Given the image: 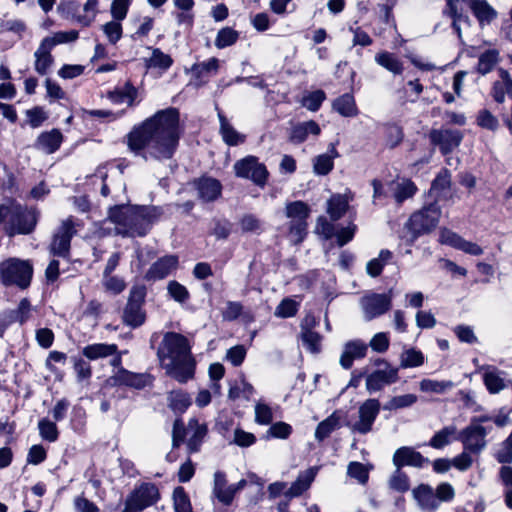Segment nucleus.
Masks as SVG:
<instances>
[{
  "mask_svg": "<svg viewBox=\"0 0 512 512\" xmlns=\"http://www.w3.org/2000/svg\"><path fill=\"white\" fill-rule=\"evenodd\" d=\"M180 136L179 112L167 108L135 127L128 135V145L135 153L143 151L145 158L168 160L175 154Z\"/></svg>",
  "mask_w": 512,
  "mask_h": 512,
  "instance_id": "obj_1",
  "label": "nucleus"
},
{
  "mask_svg": "<svg viewBox=\"0 0 512 512\" xmlns=\"http://www.w3.org/2000/svg\"><path fill=\"white\" fill-rule=\"evenodd\" d=\"M157 356L166 373L178 382L185 383L194 375V362L186 337L167 332L159 345Z\"/></svg>",
  "mask_w": 512,
  "mask_h": 512,
  "instance_id": "obj_2",
  "label": "nucleus"
},
{
  "mask_svg": "<svg viewBox=\"0 0 512 512\" xmlns=\"http://www.w3.org/2000/svg\"><path fill=\"white\" fill-rule=\"evenodd\" d=\"M154 207L116 206L109 211V219L123 236L142 237L147 234L154 217Z\"/></svg>",
  "mask_w": 512,
  "mask_h": 512,
  "instance_id": "obj_3",
  "label": "nucleus"
},
{
  "mask_svg": "<svg viewBox=\"0 0 512 512\" xmlns=\"http://www.w3.org/2000/svg\"><path fill=\"white\" fill-rule=\"evenodd\" d=\"M4 230L8 236L31 233L37 223V211L20 205H6Z\"/></svg>",
  "mask_w": 512,
  "mask_h": 512,
  "instance_id": "obj_4",
  "label": "nucleus"
},
{
  "mask_svg": "<svg viewBox=\"0 0 512 512\" xmlns=\"http://www.w3.org/2000/svg\"><path fill=\"white\" fill-rule=\"evenodd\" d=\"M33 268L29 261L9 258L0 263V281L5 286L25 289L30 285Z\"/></svg>",
  "mask_w": 512,
  "mask_h": 512,
  "instance_id": "obj_5",
  "label": "nucleus"
},
{
  "mask_svg": "<svg viewBox=\"0 0 512 512\" xmlns=\"http://www.w3.org/2000/svg\"><path fill=\"white\" fill-rule=\"evenodd\" d=\"M207 426L204 423H199L197 419H190L188 427L185 429L181 419H176L173 424L172 431V445L179 447L184 441L185 435L188 436L187 448L189 453L199 451L200 446L207 435Z\"/></svg>",
  "mask_w": 512,
  "mask_h": 512,
  "instance_id": "obj_6",
  "label": "nucleus"
},
{
  "mask_svg": "<svg viewBox=\"0 0 512 512\" xmlns=\"http://www.w3.org/2000/svg\"><path fill=\"white\" fill-rule=\"evenodd\" d=\"M441 216L440 207L436 202L413 213L407 224V229L412 233V241L423 234H427L436 228Z\"/></svg>",
  "mask_w": 512,
  "mask_h": 512,
  "instance_id": "obj_7",
  "label": "nucleus"
},
{
  "mask_svg": "<svg viewBox=\"0 0 512 512\" xmlns=\"http://www.w3.org/2000/svg\"><path fill=\"white\" fill-rule=\"evenodd\" d=\"M233 168L237 177L249 179L259 187H264L267 183L269 172L255 156L249 155L236 161Z\"/></svg>",
  "mask_w": 512,
  "mask_h": 512,
  "instance_id": "obj_8",
  "label": "nucleus"
},
{
  "mask_svg": "<svg viewBox=\"0 0 512 512\" xmlns=\"http://www.w3.org/2000/svg\"><path fill=\"white\" fill-rule=\"evenodd\" d=\"M392 292H370L360 299V306L366 321H371L387 313L392 307Z\"/></svg>",
  "mask_w": 512,
  "mask_h": 512,
  "instance_id": "obj_9",
  "label": "nucleus"
},
{
  "mask_svg": "<svg viewBox=\"0 0 512 512\" xmlns=\"http://www.w3.org/2000/svg\"><path fill=\"white\" fill-rule=\"evenodd\" d=\"M285 214L290 221V233L296 242H301L307 231V218L310 214L309 206L303 201L289 202L285 208Z\"/></svg>",
  "mask_w": 512,
  "mask_h": 512,
  "instance_id": "obj_10",
  "label": "nucleus"
},
{
  "mask_svg": "<svg viewBox=\"0 0 512 512\" xmlns=\"http://www.w3.org/2000/svg\"><path fill=\"white\" fill-rule=\"evenodd\" d=\"M380 410L381 404L378 399H366L358 408L357 421L350 425L352 432L364 435L372 431Z\"/></svg>",
  "mask_w": 512,
  "mask_h": 512,
  "instance_id": "obj_11",
  "label": "nucleus"
},
{
  "mask_svg": "<svg viewBox=\"0 0 512 512\" xmlns=\"http://www.w3.org/2000/svg\"><path fill=\"white\" fill-rule=\"evenodd\" d=\"M489 430L484 426L467 425L457 435L456 440L460 441L464 450L472 454L481 453L486 445V436Z\"/></svg>",
  "mask_w": 512,
  "mask_h": 512,
  "instance_id": "obj_12",
  "label": "nucleus"
},
{
  "mask_svg": "<svg viewBox=\"0 0 512 512\" xmlns=\"http://www.w3.org/2000/svg\"><path fill=\"white\" fill-rule=\"evenodd\" d=\"M75 223L72 217L63 220L53 236L50 245L51 253L59 257H67L70 251V243L75 235Z\"/></svg>",
  "mask_w": 512,
  "mask_h": 512,
  "instance_id": "obj_13",
  "label": "nucleus"
},
{
  "mask_svg": "<svg viewBox=\"0 0 512 512\" xmlns=\"http://www.w3.org/2000/svg\"><path fill=\"white\" fill-rule=\"evenodd\" d=\"M378 363L383 364L384 368L377 369L366 377V389L369 393L381 391L385 386L391 385L399 379L398 368L384 360H380Z\"/></svg>",
  "mask_w": 512,
  "mask_h": 512,
  "instance_id": "obj_14",
  "label": "nucleus"
},
{
  "mask_svg": "<svg viewBox=\"0 0 512 512\" xmlns=\"http://www.w3.org/2000/svg\"><path fill=\"white\" fill-rule=\"evenodd\" d=\"M145 292L141 288H134L123 313L124 322L133 327L141 326L145 321V313L142 310Z\"/></svg>",
  "mask_w": 512,
  "mask_h": 512,
  "instance_id": "obj_15",
  "label": "nucleus"
},
{
  "mask_svg": "<svg viewBox=\"0 0 512 512\" xmlns=\"http://www.w3.org/2000/svg\"><path fill=\"white\" fill-rule=\"evenodd\" d=\"M479 370L482 371L483 383L490 394H497L511 386L512 381L507 379V372L492 365H484Z\"/></svg>",
  "mask_w": 512,
  "mask_h": 512,
  "instance_id": "obj_16",
  "label": "nucleus"
},
{
  "mask_svg": "<svg viewBox=\"0 0 512 512\" xmlns=\"http://www.w3.org/2000/svg\"><path fill=\"white\" fill-rule=\"evenodd\" d=\"M429 138L434 145L439 146L444 155H447L460 145L463 135L458 130L433 129Z\"/></svg>",
  "mask_w": 512,
  "mask_h": 512,
  "instance_id": "obj_17",
  "label": "nucleus"
},
{
  "mask_svg": "<svg viewBox=\"0 0 512 512\" xmlns=\"http://www.w3.org/2000/svg\"><path fill=\"white\" fill-rule=\"evenodd\" d=\"M178 257L176 255H166L155 261L147 270L144 278L146 281H158L169 276L178 267Z\"/></svg>",
  "mask_w": 512,
  "mask_h": 512,
  "instance_id": "obj_18",
  "label": "nucleus"
},
{
  "mask_svg": "<svg viewBox=\"0 0 512 512\" xmlns=\"http://www.w3.org/2000/svg\"><path fill=\"white\" fill-rule=\"evenodd\" d=\"M159 490L152 483H143L137 487L127 499H129L141 511L152 506L159 500Z\"/></svg>",
  "mask_w": 512,
  "mask_h": 512,
  "instance_id": "obj_19",
  "label": "nucleus"
},
{
  "mask_svg": "<svg viewBox=\"0 0 512 512\" xmlns=\"http://www.w3.org/2000/svg\"><path fill=\"white\" fill-rule=\"evenodd\" d=\"M368 345L361 339L347 341L343 346L340 356V365L344 369H350L353 362L366 356Z\"/></svg>",
  "mask_w": 512,
  "mask_h": 512,
  "instance_id": "obj_20",
  "label": "nucleus"
},
{
  "mask_svg": "<svg viewBox=\"0 0 512 512\" xmlns=\"http://www.w3.org/2000/svg\"><path fill=\"white\" fill-rule=\"evenodd\" d=\"M429 463V459L425 458L420 452L414 450L412 447H401L397 449L393 455V464L396 468L404 466H413L421 468Z\"/></svg>",
  "mask_w": 512,
  "mask_h": 512,
  "instance_id": "obj_21",
  "label": "nucleus"
},
{
  "mask_svg": "<svg viewBox=\"0 0 512 512\" xmlns=\"http://www.w3.org/2000/svg\"><path fill=\"white\" fill-rule=\"evenodd\" d=\"M198 196L205 202L215 201L222 192L220 181L212 177H201L194 182Z\"/></svg>",
  "mask_w": 512,
  "mask_h": 512,
  "instance_id": "obj_22",
  "label": "nucleus"
},
{
  "mask_svg": "<svg viewBox=\"0 0 512 512\" xmlns=\"http://www.w3.org/2000/svg\"><path fill=\"white\" fill-rule=\"evenodd\" d=\"M63 141V135L58 129L42 132L36 139L34 147L46 154L56 152Z\"/></svg>",
  "mask_w": 512,
  "mask_h": 512,
  "instance_id": "obj_23",
  "label": "nucleus"
},
{
  "mask_svg": "<svg viewBox=\"0 0 512 512\" xmlns=\"http://www.w3.org/2000/svg\"><path fill=\"white\" fill-rule=\"evenodd\" d=\"M111 379L116 385L129 386L136 389L144 388L149 383V376L147 374L133 373L124 368H119Z\"/></svg>",
  "mask_w": 512,
  "mask_h": 512,
  "instance_id": "obj_24",
  "label": "nucleus"
},
{
  "mask_svg": "<svg viewBox=\"0 0 512 512\" xmlns=\"http://www.w3.org/2000/svg\"><path fill=\"white\" fill-rule=\"evenodd\" d=\"M412 495L418 506L425 511H435L439 507V502L431 486L421 484L412 490Z\"/></svg>",
  "mask_w": 512,
  "mask_h": 512,
  "instance_id": "obj_25",
  "label": "nucleus"
},
{
  "mask_svg": "<svg viewBox=\"0 0 512 512\" xmlns=\"http://www.w3.org/2000/svg\"><path fill=\"white\" fill-rule=\"evenodd\" d=\"M220 122V134L223 141L229 146H237L245 141V135L239 133L225 117L222 111L216 107Z\"/></svg>",
  "mask_w": 512,
  "mask_h": 512,
  "instance_id": "obj_26",
  "label": "nucleus"
},
{
  "mask_svg": "<svg viewBox=\"0 0 512 512\" xmlns=\"http://www.w3.org/2000/svg\"><path fill=\"white\" fill-rule=\"evenodd\" d=\"M389 186L392 191V196L397 204H402L407 199L412 198L418 190L415 183L407 178L392 181Z\"/></svg>",
  "mask_w": 512,
  "mask_h": 512,
  "instance_id": "obj_27",
  "label": "nucleus"
},
{
  "mask_svg": "<svg viewBox=\"0 0 512 512\" xmlns=\"http://www.w3.org/2000/svg\"><path fill=\"white\" fill-rule=\"evenodd\" d=\"M317 474V468H310L297 477V479L292 483L289 489L284 492L285 497L291 499L293 497L300 496L303 492H305L312 482L314 481Z\"/></svg>",
  "mask_w": 512,
  "mask_h": 512,
  "instance_id": "obj_28",
  "label": "nucleus"
},
{
  "mask_svg": "<svg viewBox=\"0 0 512 512\" xmlns=\"http://www.w3.org/2000/svg\"><path fill=\"white\" fill-rule=\"evenodd\" d=\"M320 132V126L313 120L298 123L291 128L289 140L294 144H300L306 141L309 135L317 136Z\"/></svg>",
  "mask_w": 512,
  "mask_h": 512,
  "instance_id": "obj_29",
  "label": "nucleus"
},
{
  "mask_svg": "<svg viewBox=\"0 0 512 512\" xmlns=\"http://www.w3.org/2000/svg\"><path fill=\"white\" fill-rule=\"evenodd\" d=\"M339 153L334 144H330L326 153L320 154L313 159V172L319 176L327 175L334 167V159Z\"/></svg>",
  "mask_w": 512,
  "mask_h": 512,
  "instance_id": "obj_30",
  "label": "nucleus"
},
{
  "mask_svg": "<svg viewBox=\"0 0 512 512\" xmlns=\"http://www.w3.org/2000/svg\"><path fill=\"white\" fill-rule=\"evenodd\" d=\"M52 49L43 41L40 42L38 48L34 52V69L40 75H46L54 63L51 54Z\"/></svg>",
  "mask_w": 512,
  "mask_h": 512,
  "instance_id": "obj_31",
  "label": "nucleus"
},
{
  "mask_svg": "<svg viewBox=\"0 0 512 512\" xmlns=\"http://www.w3.org/2000/svg\"><path fill=\"white\" fill-rule=\"evenodd\" d=\"M117 352L118 347L116 344L107 343H94L87 345L82 349V354L92 361L113 356L117 354Z\"/></svg>",
  "mask_w": 512,
  "mask_h": 512,
  "instance_id": "obj_32",
  "label": "nucleus"
},
{
  "mask_svg": "<svg viewBox=\"0 0 512 512\" xmlns=\"http://www.w3.org/2000/svg\"><path fill=\"white\" fill-rule=\"evenodd\" d=\"M332 107L343 117H355L359 113L354 96L350 93H345L336 98Z\"/></svg>",
  "mask_w": 512,
  "mask_h": 512,
  "instance_id": "obj_33",
  "label": "nucleus"
},
{
  "mask_svg": "<svg viewBox=\"0 0 512 512\" xmlns=\"http://www.w3.org/2000/svg\"><path fill=\"white\" fill-rule=\"evenodd\" d=\"M137 97V89L129 82L108 93V98L115 104L131 106Z\"/></svg>",
  "mask_w": 512,
  "mask_h": 512,
  "instance_id": "obj_34",
  "label": "nucleus"
},
{
  "mask_svg": "<svg viewBox=\"0 0 512 512\" xmlns=\"http://www.w3.org/2000/svg\"><path fill=\"white\" fill-rule=\"evenodd\" d=\"M457 435L458 432L455 425L445 426L432 436L428 445L434 449H443L453 440H456Z\"/></svg>",
  "mask_w": 512,
  "mask_h": 512,
  "instance_id": "obj_35",
  "label": "nucleus"
},
{
  "mask_svg": "<svg viewBox=\"0 0 512 512\" xmlns=\"http://www.w3.org/2000/svg\"><path fill=\"white\" fill-rule=\"evenodd\" d=\"M470 8L481 25L490 23L495 17V10L485 0H471Z\"/></svg>",
  "mask_w": 512,
  "mask_h": 512,
  "instance_id": "obj_36",
  "label": "nucleus"
},
{
  "mask_svg": "<svg viewBox=\"0 0 512 512\" xmlns=\"http://www.w3.org/2000/svg\"><path fill=\"white\" fill-rule=\"evenodd\" d=\"M501 81L495 82L493 86V98L496 102L502 103L507 93L512 97V79L505 70H500Z\"/></svg>",
  "mask_w": 512,
  "mask_h": 512,
  "instance_id": "obj_37",
  "label": "nucleus"
},
{
  "mask_svg": "<svg viewBox=\"0 0 512 512\" xmlns=\"http://www.w3.org/2000/svg\"><path fill=\"white\" fill-rule=\"evenodd\" d=\"M338 428H340V416L337 412H334L318 424L315 431V438L318 441H323Z\"/></svg>",
  "mask_w": 512,
  "mask_h": 512,
  "instance_id": "obj_38",
  "label": "nucleus"
},
{
  "mask_svg": "<svg viewBox=\"0 0 512 512\" xmlns=\"http://www.w3.org/2000/svg\"><path fill=\"white\" fill-rule=\"evenodd\" d=\"M450 186L451 174L447 169H443L433 180L430 193L433 194L437 199H440L442 195H446L449 192Z\"/></svg>",
  "mask_w": 512,
  "mask_h": 512,
  "instance_id": "obj_39",
  "label": "nucleus"
},
{
  "mask_svg": "<svg viewBox=\"0 0 512 512\" xmlns=\"http://www.w3.org/2000/svg\"><path fill=\"white\" fill-rule=\"evenodd\" d=\"M151 50V56L145 60L147 68H155L166 71L172 66L173 59L170 57V55L165 54L159 48H152Z\"/></svg>",
  "mask_w": 512,
  "mask_h": 512,
  "instance_id": "obj_40",
  "label": "nucleus"
},
{
  "mask_svg": "<svg viewBox=\"0 0 512 512\" xmlns=\"http://www.w3.org/2000/svg\"><path fill=\"white\" fill-rule=\"evenodd\" d=\"M375 61L380 66L384 67L393 74H401L403 71V65L400 60L392 53L380 52L376 54Z\"/></svg>",
  "mask_w": 512,
  "mask_h": 512,
  "instance_id": "obj_41",
  "label": "nucleus"
},
{
  "mask_svg": "<svg viewBox=\"0 0 512 512\" xmlns=\"http://www.w3.org/2000/svg\"><path fill=\"white\" fill-rule=\"evenodd\" d=\"M78 37L79 33L76 30L58 31L51 36L43 38L41 41L53 49L57 45L74 42Z\"/></svg>",
  "mask_w": 512,
  "mask_h": 512,
  "instance_id": "obj_42",
  "label": "nucleus"
},
{
  "mask_svg": "<svg viewBox=\"0 0 512 512\" xmlns=\"http://www.w3.org/2000/svg\"><path fill=\"white\" fill-rule=\"evenodd\" d=\"M347 208V199L341 195H334L328 201L327 213L333 221H337L346 213Z\"/></svg>",
  "mask_w": 512,
  "mask_h": 512,
  "instance_id": "obj_43",
  "label": "nucleus"
},
{
  "mask_svg": "<svg viewBox=\"0 0 512 512\" xmlns=\"http://www.w3.org/2000/svg\"><path fill=\"white\" fill-rule=\"evenodd\" d=\"M499 61V52L496 49L485 51L479 56L477 71L485 75L493 70L494 66Z\"/></svg>",
  "mask_w": 512,
  "mask_h": 512,
  "instance_id": "obj_44",
  "label": "nucleus"
},
{
  "mask_svg": "<svg viewBox=\"0 0 512 512\" xmlns=\"http://www.w3.org/2000/svg\"><path fill=\"white\" fill-rule=\"evenodd\" d=\"M417 400V396L410 393L394 396L384 404L383 409L386 411H395L398 409L408 408L414 405Z\"/></svg>",
  "mask_w": 512,
  "mask_h": 512,
  "instance_id": "obj_45",
  "label": "nucleus"
},
{
  "mask_svg": "<svg viewBox=\"0 0 512 512\" xmlns=\"http://www.w3.org/2000/svg\"><path fill=\"white\" fill-rule=\"evenodd\" d=\"M424 363V355L420 350L409 348L404 350L400 356L401 368L419 367Z\"/></svg>",
  "mask_w": 512,
  "mask_h": 512,
  "instance_id": "obj_46",
  "label": "nucleus"
},
{
  "mask_svg": "<svg viewBox=\"0 0 512 512\" xmlns=\"http://www.w3.org/2000/svg\"><path fill=\"white\" fill-rule=\"evenodd\" d=\"M239 38V32L231 27H224L220 29L216 35L214 44L218 49L234 45Z\"/></svg>",
  "mask_w": 512,
  "mask_h": 512,
  "instance_id": "obj_47",
  "label": "nucleus"
},
{
  "mask_svg": "<svg viewBox=\"0 0 512 512\" xmlns=\"http://www.w3.org/2000/svg\"><path fill=\"white\" fill-rule=\"evenodd\" d=\"M454 387V383L450 380H433L423 379L420 382V390L423 392H431L436 394H443Z\"/></svg>",
  "mask_w": 512,
  "mask_h": 512,
  "instance_id": "obj_48",
  "label": "nucleus"
},
{
  "mask_svg": "<svg viewBox=\"0 0 512 512\" xmlns=\"http://www.w3.org/2000/svg\"><path fill=\"white\" fill-rule=\"evenodd\" d=\"M168 400L170 408L177 413H183L191 405V398L183 391H172Z\"/></svg>",
  "mask_w": 512,
  "mask_h": 512,
  "instance_id": "obj_49",
  "label": "nucleus"
},
{
  "mask_svg": "<svg viewBox=\"0 0 512 512\" xmlns=\"http://www.w3.org/2000/svg\"><path fill=\"white\" fill-rule=\"evenodd\" d=\"M30 312V301L27 298H23L20 301L18 308L7 314V318L10 323L19 322L20 324H24L30 318Z\"/></svg>",
  "mask_w": 512,
  "mask_h": 512,
  "instance_id": "obj_50",
  "label": "nucleus"
},
{
  "mask_svg": "<svg viewBox=\"0 0 512 512\" xmlns=\"http://www.w3.org/2000/svg\"><path fill=\"white\" fill-rule=\"evenodd\" d=\"M99 0H87L83 5V13L78 14L76 21L83 26H89L98 13Z\"/></svg>",
  "mask_w": 512,
  "mask_h": 512,
  "instance_id": "obj_51",
  "label": "nucleus"
},
{
  "mask_svg": "<svg viewBox=\"0 0 512 512\" xmlns=\"http://www.w3.org/2000/svg\"><path fill=\"white\" fill-rule=\"evenodd\" d=\"M388 485L390 489L399 493H404L410 488L409 478L400 468H396L393 472L389 478Z\"/></svg>",
  "mask_w": 512,
  "mask_h": 512,
  "instance_id": "obj_52",
  "label": "nucleus"
},
{
  "mask_svg": "<svg viewBox=\"0 0 512 512\" xmlns=\"http://www.w3.org/2000/svg\"><path fill=\"white\" fill-rule=\"evenodd\" d=\"M300 303L292 298H284L276 307L274 315L278 318H290L298 312Z\"/></svg>",
  "mask_w": 512,
  "mask_h": 512,
  "instance_id": "obj_53",
  "label": "nucleus"
},
{
  "mask_svg": "<svg viewBox=\"0 0 512 512\" xmlns=\"http://www.w3.org/2000/svg\"><path fill=\"white\" fill-rule=\"evenodd\" d=\"M38 429L43 440L51 443L57 441L59 432L55 422L43 418L38 422Z\"/></svg>",
  "mask_w": 512,
  "mask_h": 512,
  "instance_id": "obj_54",
  "label": "nucleus"
},
{
  "mask_svg": "<svg viewBox=\"0 0 512 512\" xmlns=\"http://www.w3.org/2000/svg\"><path fill=\"white\" fill-rule=\"evenodd\" d=\"M173 505L175 512H191L192 506L189 496L185 492L184 488L179 486L173 491Z\"/></svg>",
  "mask_w": 512,
  "mask_h": 512,
  "instance_id": "obj_55",
  "label": "nucleus"
},
{
  "mask_svg": "<svg viewBox=\"0 0 512 512\" xmlns=\"http://www.w3.org/2000/svg\"><path fill=\"white\" fill-rule=\"evenodd\" d=\"M253 393V386L250 383L246 382L245 380H242L240 384H236L230 387L228 396L232 400H236L239 398L249 400Z\"/></svg>",
  "mask_w": 512,
  "mask_h": 512,
  "instance_id": "obj_56",
  "label": "nucleus"
},
{
  "mask_svg": "<svg viewBox=\"0 0 512 512\" xmlns=\"http://www.w3.org/2000/svg\"><path fill=\"white\" fill-rule=\"evenodd\" d=\"M0 30L1 32H11L21 39L27 30V25L21 19H8L1 22Z\"/></svg>",
  "mask_w": 512,
  "mask_h": 512,
  "instance_id": "obj_57",
  "label": "nucleus"
},
{
  "mask_svg": "<svg viewBox=\"0 0 512 512\" xmlns=\"http://www.w3.org/2000/svg\"><path fill=\"white\" fill-rule=\"evenodd\" d=\"M326 95L322 90H316L308 93L302 99V105L307 108L309 111L315 112L319 110L323 101L325 100Z\"/></svg>",
  "mask_w": 512,
  "mask_h": 512,
  "instance_id": "obj_58",
  "label": "nucleus"
},
{
  "mask_svg": "<svg viewBox=\"0 0 512 512\" xmlns=\"http://www.w3.org/2000/svg\"><path fill=\"white\" fill-rule=\"evenodd\" d=\"M404 134L400 126L388 125L385 129V143L389 148H395L403 140Z\"/></svg>",
  "mask_w": 512,
  "mask_h": 512,
  "instance_id": "obj_59",
  "label": "nucleus"
},
{
  "mask_svg": "<svg viewBox=\"0 0 512 512\" xmlns=\"http://www.w3.org/2000/svg\"><path fill=\"white\" fill-rule=\"evenodd\" d=\"M462 0H448L443 13L453 20L463 19L464 23L470 25L469 17L462 14Z\"/></svg>",
  "mask_w": 512,
  "mask_h": 512,
  "instance_id": "obj_60",
  "label": "nucleus"
},
{
  "mask_svg": "<svg viewBox=\"0 0 512 512\" xmlns=\"http://www.w3.org/2000/svg\"><path fill=\"white\" fill-rule=\"evenodd\" d=\"M102 30L111 44H116L122 37V25L119 21L107 22L102 26Z\"/></svg>",
  "mask_w": 512,
  "mask_h": 512,
  "instance_id": "obj_61",
  "label": "nucleus"
},
{
  "mask_svg": "<svg viewBox=\"0 0 512 512\" xmlns=\"http://www.w3.org/2000/svg\"><path fill=\"white\" fill-rule=\"evenodd\" d=\"M347 473L351 478L356 479L360 484H365L369 478L367 467L360 462H351L348 465Z\"/></svg>",
  "mask_w": 512,
  "mask_h": 512,
  "instance_id": "obj_62",
  "label": "nucleus"
},
{
  "mask_svg": "<svg viewBox=\"0 0 512 512\" xmlns=\"http://www.w3.org/2000/svg\"><path fill=\"white\" fill-rule=\"evenodd\" d=\"M292 433V427L285 422H276L267 431V438L287 439Z\"/></svg>",
  "mask_w": 512,
  "mask_h": 512,
  "instance_id": "obj_63",
  "label": "nucleus"
},
{
  "mask_svg": "<svg viewBox=\"0 0 512 512\" xmlns=\"http://www.w3.org/2000/svg\"><path fill=\"white\" fill-rule=\"evenodd\" d=\"M496 459L499 463H510L512 461V430L498 449Z\"/></svg>",
  "mask_w": 512,
  "mask_h": 512,
  "instance_id": "obj_64",
  "label": "nucleus"
}]
</instances>
